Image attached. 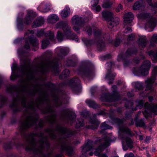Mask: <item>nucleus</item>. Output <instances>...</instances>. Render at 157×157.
Here are the masks:
<instances>
[{
  "instance_id": "62",
  "label": "nucleus",
  "mask_w": 157,
  "mask_h": 157,
  "mask_svg": "<svg viewBox=\"0 0 157 157\" xmlns=\"http://www.w3.org/2000/svg\"><path fill=\"white\" fill-rule=\"evenodd\" d=\"M73 29L75 31H76L78 33H79V29L78 27H76V26H74L73 27Z\"/></svg>"
},
{
  "instance_id": "59",
  "label": "nucleus",
  "mask_w": 157,
  "mask_h": 157,
  "mask_svg": "<svg viewBox=\"0 0 157 157\" xmlns=\"http://www.w3.org/2000/svg\"><path fill=\"white\" fill-rule=\"evenodd\" d=\"M34 33V32L33 30H28L25 34V35H29V34H33Z\"/></svg>"
},
{
  "instance_id": "36",
  "label": "nucleus",
  "mask_w": 157,
  "mask_h": 157,
  "mask_svg": "<svg viewBox=\"0 0 157 157\" xmlns=\"http://www.w3.org/2000/svg\"><path fill=\"white\" fill-rule=\"evenodd\" d=\"M67 66H74L75 64V62L71 59H68L64 63Z\"/></svg>"
},
{
  "instance_id": "53",
  "label": "nucleus",
  "mask_w": 157,
  "mask_h": 157,
  "mask_svg": "<svg viewBox=\"0 0 157 157\" xmlns=\"http://www.w3.org/2000/svg\"><path fill=\"white\" fill-rule=\"evenodd\" d=\"M124 157H135L134 154L132 152L125 154Z\"/></svg>"
},
{
  "instance_id": "11",
  "label": "nucleus",
  "mask_w": 157,
  "mask_h": 157,
  "mask_svg": "<svg viewBox=\"0 0 157 157\" xmlns=\"http://www.w3.org/2000/svg\"><path fill=\"white\" fill-rule=\"evenodd\" d=\"M78 74L82 77L89 78L91 77L94 73L93 69H90L85 66H81L78 69Z\"/></svg>"
},
{
  "instance_id": "49",
  "label": "nucleus",
  "mask_w": 157,
  "mask_h": 157,
  "mask_svg": "<svg viewBox=\"0 0 157 157\" xmlns=\"http://www.w3.org/2000/svg\"><path fill=\"white\" fill-rule=\"evenodd\" d=\"M45 34L44 33L42 29L38 30L36 33V35L38 37H41L44 35Z\"/></svg>"
},
{
  "instance_id": "56",
  "label": "nucleus",
  "mask_w": 157,
  "mask_h": 157,
  "mask_svg": "<svg viewBox=\"0 0 157 157\" xmlns=\"http://www.w3.org/2000/svg\"><path fill=\"white\" fill-rule=\"evenodd\" d=\"M121 42L120 40L118 39H117L115 41V46L116 47L118 46Z\"/></svg>"
},
{
  "instance_id": "34",
  "label": "nucleus",
  "mask_w": 157,
  "mask_h": 157,
  "mask_svg": "<svg viewBox=\"0 0 157 157\" xmlns=\"http://www.w3.org/2000/svg\"><path fill=\"white\" fill-rule=\"evenodd\" d=\"M70 74L69 71L68 69H65L62 72V74L59 76V78L63 79L67 77Z\"/></svg>"
},
{
  "instance_id": "45",
  "label": "nucleus",
  "mask_w": 157,
  "mask_h": 157,
  "mask_svg": "<svg viewBox=\"0 0 157 157\" xmlns=\"http://www.w3.org/2000/svg\"><path fill=\"white\" fill-rule=\"evenodd\" d=\"M6 100V98L0 95V108L2 107L5 104Z\"/></svg>"
},
{
  "instance_id": "2",
  "label": "nucleus",
  "mask_w": 157,
  "mask_h": 157,
  "mask_svg": "<svg viewBox=\"0 0 157 157\" xmlns=\"http://www.w3.org/2000/svg\"><path fill=\"white\" fill-rule=\"evenodd\" d=\"M45 131L46 133L49 134V136L52 140L56 139V136L55 134L56 131L59 134H67V136L64 138H59L58 140L57 143L60 147L61 151H66L69 156L72 155L73 149L72 147L69 145L70 142L69 140V139L67 137L75 135L79 131V130L72 131L69 128L58 125L55 128H48L45 129Z\"/></svg>"
},
{
  "instance_id": "14",
  "label": "nucleus",
  "mask_w": 157,
  "mask_h": 157,
  "mask_svg": "<svg viewBox=\"0 0 157 157\" xmlns=\"http://www.w3.org/2000/svg\"><path fill=\"white\" fill-rule=\"evenodd\" d=\"M108 68H107V73L105 77V78H107L109 80L108 82L109 84H112L113 83V81L114 80V77L116 76V74L115 73H112V71L111 70V68L113 64L112 62H110L107 63Z\"/></svg>"
},
{
  "instance_id": "54",
  "label": "nucleus",
  "mask_w": 157,
  "mask_h": 157,
  "mask_svg": "<svg viewBox=\"0 0 157 157\" xmlns=\"http://www.w3.org/2000/svg\"><path fill=\"white\" fill-rule=\"evenodd\" d=\"M45 54H46V56L47 57H50L52 56V52L50 51H47L45 52Z\"/></svg>"
},
{
  "instance_id": "57",
  "label": "nucleus",
  "mask_w": 157,
  "mask_h": 157,
  "mask_svg": "<svg viewBox=\"0 0 157 157\" xmlns=\"http://www.w3.org/2000/svg\"><path fill=\"white\" fill-rule=\"evenodd\" d=\"M132 32V30L131 28L130 27L126 28L125 30L124 31V33H128L129 32Z\"/></svg>"
},
{
  "instance_id": "35",
  "label": "nucleus",
  "mask_w": 157,
  "mask_h": 157,
  "mask_svg": "<svg viewBox=\"0 0 157 157\" xmlns=\"http://www.w3.org/2000/svg\"><path fill=\"white\" fill-rule=\"evenodd\" d=\"M150 42V46L151 47H154L155 44H157V35L156 34H154L153 35Z\"/></svg>"
},
{
  "instance_id": "61",
  "label": "nucleus",
  "mask_w": 157,
  "mask_h": 157,
  "mask_svg": "<svg viewBox=\"0 0 157 157\" xmlns=\"http://www.w3.org/2000/svg\"><path fill=\"white\" fill-rule=\"evenodd\" d=\"M153 59L155 61H157V53H156L154 54Z\"/></svg>"
},
{
  "instance_id": "17",
  "label": "nucleus",
  "mask_w": 157,
  "mask_h": 157,
  "mask_svg": "<svg viewBox=\"0 0 157 157\" xmlns=\"http://www.w3.org/2000/svg\"><path fill=\"white\" fill-rule=\"evenodd\" d=\"M96 117V114H94L92 117H90L89 121L92 124L86 125V128L94 129L98 128L100 123V122L97 119Z\"/></svg>"
},
{
  "instance_id": "22",
  "label": "nucleus",
  "mask_w": 157,
  "mask_h": 157,
  "mask_svg": "<svg viewBox=\"0 0 157 157\" xmlns=\"http://www.w3.org/2000/svg\"><path fill=\"white\" fill-rule=\"evenodd\" d=\"M29 40L31 45L34 47L32 48V50L34 51H36L38 49L37 46L38 42L37 39L35 37H31L29 38Z\"/></svg>"
},
{
  "instance_id": "15",
  "label": "nucleus",
  "mask_w": 157,
  "mask_h": 157,
  "mask_svg": "<svg viewBox=\"0 0 157 157\" xmlns=\"http://www.w3.org/2000/svg\"><path fill=\"white\" fill-rule=\"evenodd\" d=\"M152 73L154 76H151L150 78H148L147 80L145 81L147 88L151 90L152 89V84L154 82L155 79V76L157 75V66L154 67L152 71Z\"/></svg>"
},
{
  "instance_id": "30",
  "label": "nucleus",
  "mask_w": 157,
  "mask_h": 157,
  "mask_svg": "<svg viewBox=\"0 0 157 157\" xmlns=\"http://www.w3.org/2000/svg\"><path fill=\"white\" fill-rule=\"evenodd\" d=\"M50 6L48 4L41 5L39 7V9L41 12L45 13L48 12L50 10Z\"/></svg>"
},
{
  "instance_id": "31",
  "label": "nucleus",
  "mask_w": 157,
  "mask_h": 157,
  "mask_svg": "<svg viewBox=\"0 0 157 157\" xmlns=\"http://www.w3.org/2000/svg\"><path fill=\"white\" fill-rule=\"evenodd\" d=\"M54 103L55 107H58L62 105V103L61 100L59 98L58 96H55L53 97Z\"/></svg>"
},
{
  "instance_id": "41",
  "label": "nucleus",
  "mask_w": 157,
  "mask_h": 157,
  "mask_svg": "<svg viewBox=\"0 0 157 157\" xmlns=\"http://www.w3.org/2000/svg\"><path fill=\"white\" fill-rule=\"evenodd\" d=\"M84 125L83 120L82 118H79L78 120V122L76 123L75 128L76 129H78L82 127Z\"/></svg>"
},
{
  "instance_id": "6",
  "label": "nucleus",
  "mask_w": 157,
  "mask_h": 157,
  "mask_svg": "<svg viewBox=\"0 0 157 157\" xmlns=\"http://www.w3.org/2000/svg\"><path fill=\"white\" fill-rule=\"evenodd\" d=\"M113 94H111L108 93L103 94L101 97V100L103 101H109L110 102L120 100V97L117 91V87L116 86L114 85L112 86Z\"/></svg>"
},
{
  "instance_id": "27",
  "label": "nucleus",
  "mask_w": 157,
  "mask_h": 157,
  "mask_svg": "<svg viewBox=\"0 0 157 157\" xmlns=\"http://www.w3.org/2000/svg\"><path fill=\"white\" fill-rule=\"evenodd\" d=\"M147 42L146 38L143 37L140 38L138 41L139 47L141 49L145 47L147 44Z\"/></svg>"
},
{
  "instance_id": "26",
  "label": "nucleus",
  "mask_w": 157,
  "mask_h": 157,
  "mask_svg": "<svg viewBox=\"0 0 157 157\" xmlns=\"http://www.w3.org/2000/svg\"><path fill=\"white\" fill-rule=\"evenodd\" d=\"M103 18L106 20H108L113 17V13L111 12L108 11H104L102 13Z\"/></svg>"
},
{
  "instance_id": "55",
  "label": "nucleus",
  "mask_w": 157,
  "mask_h": 157,
  "mask_svg": "<svg viewBox=\"0 0 157 157\" xmlns=\"http://www.w3.org/2000/svg\"><path fill=\"white\" fill-rule=\"evenodd\" d=\"M99 0H94V1H92L91 2L93 4L92 6L93 7L96 6L98 3Z\"/></svg>"
},
{
  "instance_id": "46",
  "label": "nucleus",
  "mask_w": 157,
  "mask_h": 157,
  "mask_svg": "<svg viewBox=\"0 0 157 157\" xmlns=\"http://www.w3.org/2000/svg\"><path fill=\"white\" fill-rule=\"evenodd\" d=\"M57 38L59 41H61L63 39V35L60 31L57 32Z\"/></svg>"
},
{
  "instance_id": "16",
  "label": "nucleus",
  "mask_w": 157,
  "mask_h": 157,
  "mask_svg": "<svg viewBox=\"0 0 157 157\" xmlns=\"http://www.w3.org/2000/svg\"><path fill=\"white\" fill-rule=\"evenodd\" d=\"M101 37L100 36V39L99 38V39L97 43L98 49L99 51H102L103 50L105 47L104 41L102 39V37L104 40H111V39H110L109 35L108 33H107L103 36L101 34Z\"/></svg>"
},
{
  "instance_id": "28",
  "label": "nucleus",
  "mask_w": 157,
  "mask_h": 157,
  "mask_svg": "<svg viewBox=\"0 0 157 157\" xmlns=\"http://www.w3.org/2000/svg\"><path fill=\"white\" fill-rule=\"evenodd\" d=\"M59 19L57 16L54 14H52L48 17V21L50 23H55Z\"/></svg>"
},
{
  "instance_id": "64",
  "label": "nucleus",
  "mask_w": 157,
  "mask_h": 157,
  "mask_svg": "<svg viewBox=\"0 0 157 157\" xmlns=\"http://www.w3.org/2000/svg\"><path fill=\"white\" fill-rule=\"evenodd\" d=\"M125 116L126 118H129L131 117V113H125Z\"/></svg>"
},
{
  "instance_id": "29",
  "label": "nucleus",
  "mask_w": 157,
  "mask_h": 157,
  "mask_svg": "<svg viewBox=\"0 0 157 157\" xmlns=\"http://www.w3.org/2000/svg\"><path fill=\"white\" fill-rule=\"evenodd\" d=\"M86 102L89 107H92L94 109H96L99 107V105L96 104V102L93 100H87Z\"/></svg>"
},
{
  "instance_id": "3",
  "label": "nucleus",
  "mask_w": 157,
  "mask_h": 157,
  "mask_svg": "<svg viewBox=\"0 0 157 157\" xmlns=\"http://www.w3.org/2000/svg\"><path fill=\"white\" fill-rule=\"evenodd\" d=\"M59 50V52L58 53L57 57L52 60L42 59L40 63H38L39 71L42 74H44L50 70L56 75L58 74L59 72L58 67L59 61L67 53V50L66 48H60Z\"/></svg>"
},
{
  "instance_id": "51",
  "label": "nucleus",
  "mask_w": 157,
  "mask_h": 157,
  "mask_svg": "<svg viewBox=\"0 0 157 157\" xmlns=\"http://www.w3.org/2000/svg\"><path fill=\"white\" fill-rule=\"evenodd\" d=\"M147 1L149 5L152 7H157V3H155L153 4L152 0H147Z\"/></svg>"
},
{
  "instance_id": "7",
  "label": "nucleus",
  "mask_w": 157,
  "mask_h": 157,
  "mask_svg": "<svg viewBox=\"0 0 157 157\" xmlns=\"http://www.w3.org/2000/svg\"><path fill=\"white\" fill-rule=\"evenodd\" d=\"M141 18L147 19V22L145 23V28H154L156 24L157 20L154 17H152L149 13H143L140 14Z\"/></svg>"
},
{
  "instance_id": "50",
  "label": "nucleus",
  "mask_w": 157,
  "mask_h": 157,
  "mask_svg": "<svg viewBox=\"0 0 157 157\" xmlns=\"http://www.w3.org/2000/svg\"><path fill=\"white\" fill-rule=\"evenodd\" d=\"M24 48L28 51H29L30 50L29 44L27 40H25Z\"/></svg>"
},
{
  "instance_id": "38",
  "label": "nucleus",
  "mask_w": 157,
  "mask_h": 157,
  "mask_svg": "<svg viewBox=\"0 0 157 157\" xmlns=\"http://www.w3.org/2000/svg\"><path fill=\"white\" fill-rule=\"evenodd\" d=\"M82 40L86 46H90L94 43V40H88L85 38H82Z\"/></svg>"
},
{
  "instance_id": "5",
  "label": "nucleus",
  "mask_w": 157,
  "mask_h": 157,
  "mask_svg": "<svg viewBox=\"0 0 157 157\" xmlns=\"http://www.w3.org/2000/svg\"><path fill=\"white\" fill-rule=\"evenodd\" d=\"M57 28H62L64 34L68 38H72L73 40L78 41V39L77 36L74 33L71 32V27L68 25L67 23L65 22L61 21L58 23L56 25Z\"/></svg>"
},
{
  "instance_id": "43",
  "label": "nucleus",
  "mask_w": 157,
  "mask_h": 157,
  "mask_svg": "<svg viewBox=\"0 0 157 157\" xmlns=\"http://www.w3.org/2000/svg\"><path fill=\"white\" fill-rule=\"evenodd\" d=\"M17 26L19 30H22L23 29V22L21 18H18L17 21Z\"/></svg>"
},
{
  "instance_id": "58",
  "label": "nucleus",
  "mask_w": 157,
  "mask_h": 157,
  "mask_svg": "<svg viewBox=\"0 0 157 157\" xmlns=\"http://www.w3.org/2000/svg\"><path fill=\"white\" fill-rule=\"evenodd\" d=\"M122 9V6L119 4L116 9V11L117 12H119Z\"/></svg>"
},
{
  "instance_id": "32",
  "label": "nucleus",
  "mask_w": 157,
  "mask_h": 157,
  "mask_svg": "<svg viewBox=\"0 0 157 157\" xmlns=\"http://www.w3.org/2000/svg\"><path fill=\"white\" fill-rule=\"evenodd\" d=\"M135 124L136 127H145V124L144 123V119H141L139 120H135Z\"/></svg>"
},
{
  "instance_id": "44",
  "label": "nucleus",
  "mask_w": 157,
  "mask_h": 157,
  "mask_svg": "<svg viewBox=\"0 0 157 157\" xmlns=\"http://www.w3.org/2000/svg\"><path fill=\"white\" fill-rule=\"evenodd\" d=\"M144 101L142 100H140L138 101V104L136 105V107L134 109H133V110L134 111H136L137 108H139V109H141L144 105Z\"/></svg>"
},
{
  "instance_id": "8",
  "label": "nucleus",
  "mask_w": 157,
  "mask_h": 157,
  "mask_svg": "<svg viewBox=\"0 0 157 157\" xmlns=\"http://www.w3.org/2000/svg\"><path fill=\"white\" fill-rule=\"evenodd\" d=\"M76 117L75 113L72 111H67L63 113L60 117L63 121L71 125Z\"/></svg>"
},
{
  "instance_id": "40",
  "label": "nucleus",
  "mask_w": 157,
  "mask_h": 157,
  "mask_svg": "<svg viewBox=\"0 0 157 157\" xmlns=\"http://www.w3.org/2000/svg\"><path fill=\"white\" fill-rule=\"evenodd\" d=\"M113 121L115 123L117 124L118 126H119V128L120 127H123V126H121L123 124V121L122 120L118 118H114L113 119ZM120 130V129H119Z\"/></svg>"
},
{
  "instance_id": "20",
  "label": "nucleus",
  "mask_w": 157,
  "mask_h": 157,
  "mask_svg": "<svg viewBox=\"0 0 157 157\" xmlns=\"http://www.w3.org/2000/svg\"><path fill=\"white\" fill-rule=\"evenodd\" d=\"M36 16L35 13L32 11H28L26 17L24 19V23L26 25L30 24Z\"/></svg>"
},
{
  "instance_id": "21",
  "label": "nucleus",
  "mask_w": 157,
  "mask_h": 157,
  "mask_svg": "<svg viewBox=\"0 0 157 157\" xmlns=\"http://www.w3.org/2000/svg\"><path fill=\"white\" fill-rule=\"evenodd\" d=\"M119 19L117 17L112 18L107 21V26L109 28L112 29L119 24Z\"/></svg>"
},
{
  "instance_id": "52",
  "label": "nucleus",
  "mask_w": 157,
  "mask_h": 157,
  "mask_svg": "<svg viewBox=\"0 0 157 157\" xmlns=\"http://www.w3.org/2000/svg\"><path fill=\"white\" fill-rule=\"evenodd\" d=\"M134 36L132 34H131L128 35L127 40L128 41H131L134 40Z\"/></svg>"
},
{
  "instance_id": "33",
  "label": "nucleus",
  "mask_w": 157,
  "mask_h": 157,
  "mask_svg": "<svg viewBox=\"0 0 157 157\" xmlns=\"http://www.w3.org/2000/svg\"><path fill=\"white\" fill-rule=\"evenodd\" d=\"M70 13V9L69 8L66 7L63 10L61 13V16L62 17H67Z\"/></svg>"
},
{
  "instance_id": "48",
  "label": "nucleus",
  "mask_w": 157,
  "mask_h": 157,
  "mask_svg": "<svg viewBox=\"0 0 157 157\" xmlns=\"http://www.w3.org/2000/svg\"><path fill=\"white\" fill-rule=\"evenodd\" d=\"M112 4L111 2H106L103 4L102 6L104 8H108L111 6Z\"/></svg>"
},
{
  "instance_id": "23",
  "label": "nucleus",
  "mask_w": 157,
  "mask_h": 157,
  "mask_svg": "<svg viewBox=\"0 0 157 157\" xmlns=\"http://www.w3.org/2000/svg\"><path fill=\"white\" fill-rule=\"evenodd\" d=\"M134 16L131 12H128L124 15V24L125 26L127 23H130L132 21Z\"/></svg>"
},
{
  "instance_id": "19",
  "label": "nucleus",
  "mask_w": 157,
  "mask_h": 157,
  "mask_svg": "<svg viewBox=\"0 0 157 157\" xmlns=\"http://www.w3.org/2000/svg\"><path fill=\"white\" fill-rule=\"evenodd\" d=\"M72 20L73 23L75 26L82 27L85 25V22L83 19L79 16H74L72 18Z\"/></svg>"
},
{
  "instance_id": "25",
  "label": "nucleus",
  "mask_w": 157,
  "mask_h": 157,
  "mask_svg": "<svg viewBox=\"0 0 157 157\" xmlns=\"http://www.w3.org/2000/svg\"><path fill=\"white\" fill-rule=\"evenodd\" d=\"M44 22V19L42 17H39L36 19L32 25V26L33 28H35L42 25Z\"/></svg>"
},
{
  "instance_id": "60",
  "label": "nucleus",
  "mask_w": 157,
  "mask_h": 157,
  "mask_svg": "<svg viewBox=\"0 0 157 157\" xmlns=\"http://www.w3.org/2000/svg\"><path fill=\"white\" fill-rule=\"evenodd\" d=\"M91 94L93 95L96 91V88L95 87H92L90 90Z\"/></svg>"
},
{
  "instance_id": "9",
  "label": "nucleus",
  "mask_w": 157,
  "mask_h": 157,
  "mask_svg": "<svg viewBox=\"0 0 157 157\" xmlns=\"http://www.w3.org/2000/svg\"><path fill=\"white\" fill-rule=\"evenodd\" d=\"M137 52V50L136 48H128L124 55H120L118 56V59L120 60H123L125 61L124 64V66H127L129 62L128 61H126L127 59L132 54H135Z\"/></svg>"
},
{
  "instance_id": "1",
  "label": "nucleus",
  "mask_w": 157,
  "mask_h": 157,
  "mask_svg": "<svg viewBox=\"0 0 157 157\" xmlns=\"http://www.w3.org/2000/svg\"><path fill=\"white\" fill-rule=\"evenodd\" d=\"M11 69L13 71H19L20 75L13 72L10 77L11 80H14L17 78L21 77V82L23 83L19 89L16 86L9 85L7 87L6 91L9 93L16 92L17 97L14 98L12 103L10 107L13 111L18 112L21 111V107L25 108V111L21 117L22 121L20 123L19 128H30L34 126L35 128L43 127L44 121L40 120L38 125L36 123L38 120V116L35 113H31L29 109L35 111L37 109L42 110L40 105L46 104V107L44 109V113H52L51 116L48 119L49 122L51 124H53L56 122V114L55 113V108L51 105V101L46 95L41 96L36 98L34 101L33 98H31L28 102L26 96L24 94L27 93L32 97H34L39 90L36 88L30 90L29 89L28 82L35 79L34 71L31 69L30 61L29 59L24 60L23 63L19 67L16 63H13Z\"/></svg>"
},
{
  "instance_id": "4",
  "label": "nucleus",
  "mask_w": 157,
  "mask_h": 157,
  "mask_svg": "<svg viewBox=\"0 0 157 157\" xmlns=\"http://www.w3.org/2000/svg\"><path fill=\"white\" fill-rule=\"evenodd\" d=\"M120 136L121 138L124 140L126 142L127 146L123 144V148L124 151L127 150L128 147L132 149L133 147V141L130 138L129 136H132V134L130 129L128 127H121L119 128Z\"/></svg>"
},
{
  "instance_id": "47",
  "label": "nucleus",
  "mask_w": 157,
  "mask_h": 157,
  "mask_svg": "<svg viewBox=\"0 0 157 157\" xmlns=\"http://www.w3.org/2000/svg\"><path fill=\"white\" fill-rule=\"evenodd\" d=\"M134 87L138 90L141 89L143 87L142 84L140 82H136L133 83Z\"/></svg>"
},
{
  "instance_id": "24",
  "label": "nucleus",
  "mask_w": 157,
  "mask_h": 157,
  "mask_svg": "<svg viewBox=\"0 0 157 157\" xmlns=\"http://www.w3.org/2000/svg\"><path fill=\"white\" fill-rule=\"evenodd\" d=\"M145 6V2L143 0H139L134 3L133 9L134 10H138L143 8Z\"/></svg>"
},
{
  "instance_id": "18",
  "label": "nucleus",
  "mask_w": 157,
  "mask_h": 157,
  "mask_svg": "<svg viewBox=\"0 0 157 157\" xmlns=\"http://www.w3.org/2000/svg\"><path fill=\"white\" fill-rule=\"evenodd\" d=\"M86 28H84L83 30L85 31H86L89 36L92 33V30H94V36L96 38H100V36L101 37V31L98 29H94V27H91L89 26H86Z\"/></svg>"
},
{
  "instance_id": "63",
  "label": "nucleus",
  "mask_w": 157,
  "mask_h": 157,
  "mask_svg": "<svg viewBox=\"0 0 157 157\" xmlns=\"http://www.w3.org/2000/svg\"><path fill=\"white\" fill-rule=\"evenodd\" d=\"M128 103L130 104V105L131 106H132L133 105V103L131 101H129V102H128L127 103H126L125 105V106L126 107V108H128L129 107V106L127 105V104H128Z\"/></svg>"
},
{
  "instance_id": "10",
  "label": "nucleus",
  "mask_w": 157,
  "mask_h": 157,
  "mask_svg": "<svg viewBox=\"0 0 157 157\" xmlns=\"http://www.w3.org/2000/svg\"><path fill=\"white\" fill-rule=\"evenodd\" d=\"M80 82L78 78H74L69 81L68 85L73 91L77 93L79 92L81 89Z\"/></svg>"
},
{
  "instance_id": "13",
  "label": "nucleus",
  "mask_w": 157,
  "mask_h": 157,
  "mask_svg": "<svg viewBox=\"0 0 157 157\" xmlns=\"http://www.w3.org/2000/svg\"><path fill=\"white\" fill-rule=\"evenodd\" d=\"M151 65V63L149 60H145L143 62L139 69L140 72L142 75L146 76L148 74Z\"/></svg>"
},
{
  "instance_id": "12",
  "label": "nucleus",
  "mask_w": 157,
  "mask_h": 157,
  "mask_svg": "<svg viewBox=\"0 0 157 157\" xmlns=\"http://www.w3.org/2000/svg\"><path fill=\"white\" fill-rule=\"evenodd\" d=\"M45 36L49 39H46L43 40L42 41L41 48L43 49H45L49 44V40H53L54 38V34L53 32L48 31L45 33Z\"/></svg>"
},
{
  "instance_id": "37",
  "label": "nucleus",
  "mask_w": 157,
  "mask_h": 157,
  "mask_svg": "<svg viewBox=\"0 0 157 157\" xmlns=\"http://www.w3.org/2000/svg\"><path fill=\"white\" fill-rule=\"evenodd\" d=\"M15 145L14 143H12L11 141L9 143H6L4 144L3 147L6 150L11 149L13 145Z\"/></svg>"
},
{
  "instance_id": "42",
  "label": "nucleus",
  "mask_w": 157,
  "mask_h": 157,
  "mask_svg": "<svg viewBox=\"0 0 157 157\" xmlns=\"http://www.w3.org/2000/svg\"><path fill=\"white\" fill-rule=\"evenodd\" d=\"M150 109L152 112L154 113L155 115H157V105L153 104L150 106Z\"/></svg>"
},
{
  "instance_id": "39",
  "label": "nucleus",
  "mask_w": 157,
  "mask_h": 157,
  "mask_svg": "<svg viewBox=\"0 0 157 157\" xmlns=\"http://www.w3.org/2000/svg\"><path fill=\"white\" fill-rule=\"evenodd\" d=\"M111 128V127L108 124H107L105 123V122H103L101 124L100 126V128L103 130L100 131V133H103L104 132V130H103L107 129H110Z\"/></svg>"
}]
</instances>
